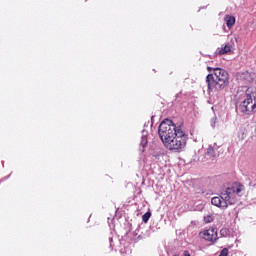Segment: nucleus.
<instances>
[{"mask_svg": "<svg viewBox=\"0 0 256 256\" xmlns=\"http://www.w3.org/2000/svg\"><path fill=\"white\" fill-rule=\"evenodd\" d=\"M142 133H143V135L141 138L140 145H141V147H143V149H145V147H147V143H149V141L147 140V132H145V130H143Z\"/></svg>", "mask_w": 256, "mask_h": 256, "instance_id": "f8f14e48", "label": "nucleus"}, {"mask_svg": "<svg viewBox=\"0 0 256 256\" xmlns=\"http://www.w3.org/2000/svg\"><path fill=\"white\" fill-rule=\"evenodd\" d=\"M109 240H110V243H111V241H113V238H110Z\"/></svg>", "mask_w": 256, "mask_h": 256, "instance_id": "a211bd4d", "label": "nucleus"}, {"mask_svg": "<svg viewBox=\"0 0 256 256\" xmlns=\"http://www.w3.org/2000/svg\"><path fill=\"white\" fill-rule=\"evenodd\" d=\"M236 79L240 82L243 83L244 85H249L255 79V74L249 72V71H244V72H238L236 75Z\"/></svg>", "mask_w": 256, "mask_h": 256, "instance_id": "0eeeda50", "label": "nucleus"}, {"mask_svg": "<svg viewBox=\"0 0 256 256\" xmlns=\"http://www.w3.org/2000/svg\"><path fill=\"white\" fill-rule=\"evenodd\" d=\"M187 141H189V136L183 131L181 126H178L177 133L168 139V141L164 142L163 145L169 151H174L175 153H181V151H185V147H187Z\"/></svg>", "mask_w": 256, "mask_h": 256, "instance_id": "f03ea898", "label": "nucleus"}, {"mask_svg": "<svg viewBox=\"0 0 256 256\" xmlns=\"http://www.w3.org/2000/svg\"><path fill=\"white\" fill-rule=\"evenodd\" d=\"M224 21H225L228 29H233V26L235 25V16L226 15L224 17Z\"/></svg>", "mask_w": 256, "mask_h": 256, "instance_id": "1a4fd4ad", "label": "nucleus"}, {"mask_svg": "<svg viewBox=\"0 0 256 256\" xmlns=\"http://www.w3.org/2000/svg\"><path fill=\"white\" fill-rule=\"evenodd\" d=\"M255 94L248 88L246 92H237L236 99H243L240 103L238 109L241 113L245 115H251V113H256V101L253 100Z\"/></svg>", "mask_w": 256, "mask_h": 256, "instance_id": "7ed1b4c3", "label": "nucleus"}, {"mask_svg": "<svg viewBox=\"0 0 256 256\" xmlns=\"http://www.w3.org/2000/svg\"><path fill=\"white\" fill-rule=\"evenodd\" d=\"M231 49H232V46L229 44H226L224 47L220 49L218 48L217 52H218V55H227V53H231Z\"/></svg>", "mask_w": 256, "mask_h": 256, "instance_id": "9d476101", "label": "nucleus"}, {"mask_svg": "<svg viewBox=\"0 0 256 256\" xmlns=\"http://www.w3.org/2000/svg\"><path fill=\"white\" fill-rule=\"evenodd\" d=\"M200 235L202 239H205V241H209L210 243H215V241L219 239L217 236V228H209L204 230L200 232Z\"/></svg>", "mask_w": 256, "mask_h": 256, "instance_id": "423d86ee", "label": "nucleus"}, {"mask_svg": "<svg viewBox=\"0 0 256 256\" xmlns=\"http://www.w3.org/2000/svg\"><path fill=\"white\" fill-rule=\"evenodd\" d=\"M177 131H179V126L175 125L171 119H165L159 125L158 135L162 143H165L171 137H174Z\"/></svg>", "mask_w": 256, "mask_h": 256, "instance_id": "39448f33", "label": "nucleus"}, {"mask_svg": "<svg viewBox=\"0 0 256 256\" xmlns=\"http://www.w3.org/2000/svg\"><path fill=\"white\" fill-rule=\"evenodd\" d=\"M207 71L209 73L213 71V74H208L206 77L208 91H213V89L221 91V89H225L229 85V73L225 69L207 67Z\"/></svg>", "mask_w": 256, "mask_h": 256, "instance_id": "f257e3e1", "label": "nucleus"}, {"mask_svg": "<svg viewBox=\"0 0 256 256\" xmlns=\"http://www.w3.org/2000/svg\"><path fill=\"white\" fill-rule=\"evenodd\" d=\"M219 256H229V249L224 248L221 252Z\"/></svg>", "mask_w": 256, "mask_h": 256, "instance_id": "2eb2a0df", "label": "nucleus"}, {"mask_svg": "<svg viewBox=\"0 0 256 256\" xmlns=\"http://www.w3.org/2000/svg\"><path fill=\"white\" fill-rule=\"evenodd\" d=\"M183 256H191V254L189 253V251L185 250V251L183 252Z\"/></svg>", "mask_w": 256, "mask_h": 256, "instance_id": "f3484780", "label": "nucleus"}, {"mask_svg": "<svg viewBox=\"0 0 256 256\" xmlns=\"http://www.w3.org/2000/svg\"><path fill=\"white\" fill-rule=\"evenodd\" d=\"M211 203L212 205H214L215 207H219L220 209H227V206H225V201L223 200V198H221V196H216L213 197L211 199Z\"/></svg>", "mask_w": 256, "mask_h": 256, "instance_id": "6e6552de", "label": "nucleus"}, {"mask_svg": "<svg viewBox=\"0 0 256 256\" xmlns=\"http://www.w3.org/2000/svg\"><path fill=\"white\" fill-rule=\"evenodd\" d=\"M204 222L206 223H213V217L211 215L204 217Z\"/></svg>", "mask_w": 256, "mask_h": 256, "instance_id": "4468645a", "label": "nucleus"}, {"mask_svg": "<svg viewBox=\"0 0 256 256\" xmlns=\"http://www.w3.org/2000/svg\"><path fill=\"white\" fill-rule=\"evenodd\" d=\"M217 123V117L214 116L212 119H211V127H213V129H215V124Z\"/></svg>", "mask_w": 256, "mask_h": 256, "instance_id": "dca6fc26", "label": "nucleus"}, {"mask_svg": "<svg viewBox=\"0 0 256 256\" xmlns=\"http://www.w3.org/2000/svg\"><path fill=\"white\" fill-rule=\"evenodd\" d=\"M244 189L245 187L243 185L236 184V185L224 188L220 192V197L222 201H224V205L226 206V208L229 207V205H235V203L239 201V197L243 195Z\"/></svg>", "mask_w": 256, "mask_h": 256, "instance_id": "20e7f679", "label": "nucleus"}, {"mask_svg": "<svg viewBox=\"0 0 256 256\" xmlns=\"http://www.w3.org/2000/svg\"><path fill=\"white\" fill-rule=\"evenodd\" d=\"M149 219H151V212H146L142 216V221H143V223H147L149 221Z\"/></svg>", "mask_w": 256, "mask_h": 256, "instance_id": "ddd939ff", "label": "nucleus"}, {"mask_svg": "<svg viewBox=\"0 0 256 256\" xmlns=\"http://www.w3.org/2000/svg\"><path fill=\"white\" fill-rule=\"evenodd\" d=\"M215 151H217V145H213V146H209L208 149H207V155L208 157H210V159H215L216 157V153Z\"/></svg>", "mask_w": 256, "mask_h": 256, "instance_id": "9b49d317", "label": "nucleus"}]
</instances>
